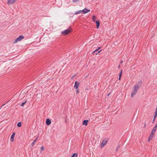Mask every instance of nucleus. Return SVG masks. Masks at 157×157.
<instances>
[{
	"label": "nucleus",
	"mask_w": 157,
	"mask_h": 157,
	"mask_svg": "<svg viewBox=\"0 0 157 157\" xmlns=\"http://www.w3.org/2000/svg\"><path fill=\"white\" fill-rule=\"evenodd\" d=\"M71 31V29L68 28L66 30L63 31L61 32V33L64 36L70 33Z\"/></svg>",
	"instance_id": "f257e3e1"
},
{
	"label": "nucleus",
	"mask_w": 157,
	"mask_h": 157,
	"mask_svg": "<svg viewBox=\"0 0 157 157\" xmlns=\"http://www.w3.org/2000/svg\"><path fill=\"white\" fill-rule=\"evenodd\" d=\"M24 38V36L23 35H20L14 40L13 43H16L17 42L21 41Z\"/></svg>",
	"instance_id": "f03ea898"
},
{
	"label": "nucleus",
	"mask_w": 157,
	"mask_h": 157,
	"mask_svg": "<svg viewBox=\"0 0 157 157\" xmlns=\"http://www.w3.org/2000/svg\"><path fill=\"white\" fill-rule=\"evenodd\" d=\"M108 141V139L107 138H105L103 140L102 143H101V144L100 146V147L101 148L103 147L107 143Z\"/></svg>",
	"instance_id": "7ed1b4c3"
},
{
	"label": "nucleus",
	"mask_w": 157,
	"mask_h": 157,
	"mask_svg": "<svg viewBox=\"0 0 157 157\" xmlns=\"http://www.w3.org/2000/svg\"><path fill=\"white\" fill-rule=\"evenodd\" d=\"M142 84V81H140L138 82L135 85V86H134V87L136 88V89L139 90V88L141 86V84Z\"/></svg>",
	"instance_id": "20e7f679"
},
{
	"label": "nucleus",
	"mask_w": 157,
	"mask_h": 157,
	"mask_svg": "<svg viewBox=\"0 0 157 157\" xmlns=\"http://www.w3.org/2000/svg\"><path fill=\"white\" fill-rule=\"evenodd\" d=\"M80 84V83L78 81H75V84L74 86V88L76 89H77L78 88V87Z\"/></svg>",
	"instance_id": "39448f33"
},
{
	"label": "nucleus",
	"mask_w": 157,
	"mask_h": 157,
	"mask_svg": "<svg viewBox=\"0 0 157 157\" xmlns=\"http://www.w3.org/2000/svg\"><path fill=\"white\" fill-rule=\"evenodd\" d=\"M82 13L83 14H86L88 12H89L90 11V10L89 9H87L86 8H85L83 10H82Z\"/></svg>",
	"instance_id": "423d86ee"
},
{
	"label": "nucleus",
	"mask_w": 157,
	"mask_h": 157,
	"mask_svg": "<svg viewBox=\"0 0 157 157\" xmlns=\"http://www.w3.org/2000/svg\"><path fill=\"white\" fill-rule=\"evenodd\" d=\"M51 123V121L50 119L47 118L46 120V124L48 125H50Z\"/></svg>",
	"instance_id": "0eeeda50"
},
{
	"label": "nucleus",
	"mask_w": 157,
	"mask_h": 157,
	"mask_svg": "<svg viewBox=\"0 0 157 157\" xmlns=\"http://www.w3.org/2000/svg\"><path fill=\"white\" fill-rule=\"evenodd\" d=\"M16 0H8L7 3L8 4H13Z\"/></svg>",
	"instance_id": "6e6552de"
},
{
	"label": "nucleus",
	"mask_w": 157,
	"mask_h": 157,
	"mask_svg": "<svg viewBox=\"0 0 157 157\" xmlns=\"http://www.w3.org/2000/svg\"><path fill=\"white\" fill-rule=\"evenodd\" d=\"M15 132H13L12 134V135L11 137H10V140L11 142H13V141L14 140V136L15 135Z\"/></svg>",
	"instance_id": "1a4fd4ad"
},
{
	"label": "nucleus",
	"mask_w": 157,
	"mask_h": 157,
	"mask_svg": "<svg viewBox=\"0 0 157 157\" xmlns=\"http://www.w3.org/2000/svg\"><path fill=\"white\" fill-rule=\"evenodd\" d=\"M88 121H89L88 120H84L82 122V124L84 125H87Z\"/></svg>",
	"instance_id": "9d476101"
},
{
	"label": "nucleus",
	"mask_w": 157,
	"mask_h": 157,
	"mask_svg": "<svg viewBox=\"0 0 157 157\" xmlns=\"http://www.w3.org/2000/svg\"><path fill=\"white\" fill-rule=\"evenodd\" d=\"M154 135V134L151 133V134H150V135L149 137L148 140V141H149L150 140L152 139V138L153 137Z\"/></svg>",
	"instance_id": "9b49d317"
},
{
	"label": "nucleus",
	"mask_w": 157,
	"mask_h": 157,
	"mask_svg": "<svg viewBox=\"0 0 157 157\" xmlns=\"http://www.w3.org/2000/svg\"><path fill=\"white\" fill-rule=\"evenodd\" d=\"M95 22L96 24L97 28L98 29L100 25L99 21L98 20H97Z\"/></svg>",
	"instance_id": "f8f14e48"
},
{
	"label": "nucleus",
	"mask_w": 157,
	"mask_h": 157,
	"mask_svg": "<svg viewBox=\"0 0 157 157\" xmlns=\"http://www.w3.org/2000/svg\"><path fill=\"white\" fill-rule=\"evenodd\" d=\"M97 49L95 50L93 52V53L95 54L96 55H97L101 51V50H100L98 52V51H96Z\"/></svg>",
	"instance_id": "ddd939ff"
},
{
	"label": "nucleus",
	"mask_w": 157,
	"mask_h": 157,
	"mask_svg": "<svg viewBox=\"0 0 157 157\" xmlns=\"http://www.w3.org/2000/svg\"><path fill=\"white\" fill-rule=\"evenodd\" d=\"M138 90L136 89V88L133 87V90L132 92L136 94Z\"/></svg>",
	"instance_id": "4468645a"
},
{
	"label": "nucleus",
	"mask_w": 157,
	"mask_h": 157,
	"mask_svg": "<svg viewBox=\"0 0 157 157\" xmlns=\"http://www.w3.org/2000/svg\"><path fill=\"white\" fill-rule=\"evenodd\" d=\"M78 154L74 153L71 156V157H77Z\"/></svg>",
	"instance_id": "2eb2a0df"
},
{
	"label": "nucleus",
	"mask_w": 157,
	"mask_h": 157,
	"mask_svg": "<svg viewBox=\"0 0 157 157\" xmlns=\"http://www.w3.org/2000/svg\"><path fill=\"white\" fill-rule=\"evenodd\" d=\"M38 137H37V138H36V139H35V140L33 141V142L32 143V144H31V145H32V146H33L35 144V143L36 142V140H37V139Z\"/></svg>",
	"instance_id": "dca6fc26"
},
{
	"label": "nucleus",
	"mask_w": 157,
	"mask_h": 157,
	"mask_svg": "<svg viewBox=\"0 0 157 157\" xmlns=\"http://www.w3.org/2000/svg\"><path fill=\"white\" fill-rule=\"evenodd\" d=\"M82 12V10H80L79 11H77L76 12H75V14H79V13H81Z\"/></svg>",
	"instance_id": "f3484780"
},
{
	"label": "nucleus",
	"mask_w": 157,
	"mask_h": 157,
	"mask_svg": "<svg viewBox=\"0 0 157 157\" xmlns=\"http://www.w3.org/2000/svg\"><path fill=\"white\" fill-rule=\"evenodd\" d=\"M17 126L18 127H20L21 126V122H18L17 124Z\"/></svg>",
	"instance_id": "a211bd4d"
},
{
	"label": "nucleus",
	"mask_w": 157,
	"mask_h": 157,
	"mask_svg": "<svg viewBox=\"0 0 157 157\" xmlns=\"http://www.w3.org/2000/svg\"><path fill=\"white\" fill-rule=\"evenodd\" d=\"M157 117V115L155 114V115L154 116V118H153V121L152 122V123H154V122H155V120L156 118Z\"/></svg>",
	"instance_id": "6ab92c4d"
},
{
	"label": "nucleus",
	"mask_w": 157,
	"mask_h": 157,
	"mask_svg": "<svg viewBox=\"0 0 157 157\" xmlns=\"http://www.w3.org/2000/svg\"><path fill=\"white\" fill-rule=\"evenodd\" d=\"M96 18V17L94 15H93L92 17V20L94 22H96L95 19Z\"/></svg>",
	"instance_id": "aec40b11"
},
{
	"label": "nucleus",
	"mask_w": 157,
	"mask_h": 157,
	"mask_svg": "<svg viewBox=\"0 0 157 157\" xmlns=\"http://www.w3.org/2000/svg\"><path fill=\"white\" fill-rule=\"evenodd\" d=\"M27 101H26L25 102H22L21 103V106H23L26 103V102Z\"/></svg>",
	"instance_id": "412c9836"
},
{
	"label": "nucleus",
	"mask_w": 157,
	"mask_h": 157,
	"mask_svg": "<svg viewBox=\"0 0 157 157\" xmlns=\"http://www.w3.org/2000/svg\"><path fill=\"white\" fill-rule=\"evenodd\" d=\"M156 130V129H155L153 128L151 131V133L154 134V133L155 131Z\"/></svg>",
	"instance_id": "4be33fe9"
},
{
	"label": "nucleus",
	"mask_w": 157,
	"mask_h": 157,
	"mask_svg": "<svg viewBox=\"0 0 157 157\" xmlns=\"http://www.w3.org/2000/svg\"><path fill=\"white\" fill-rule=\"evenodd\" d=\"M120 144H119L117 147H116V151H118V150L119 148L120 147Z\"/></svg>",
	"instance_id": "5701e85b"
},
{
	"label": "nucleus",
	"mask_w": 157,
	"mask_h": 157,
	"mask_svg": "<svg viewBox=\"0 0 157 157\" xmlns=\"http://www.w3.org/2000/svg\"><path fill=\"white\" fill-rule=\"evenodd\" d=\"M122 70H121L119 74V76H121H121L122 75Z\"/></svg>",
	"instance_id": "b1692460"
},
{
	"label": "nucleus",
	"mask_w": 157,
	"mask_h": 157,
	"mask_svg": "<svg viewBox=\"0 0 157 157\" xmlns=\"http://www.w3.org/2000/svg\"><path fill=\"white\" fill-rule=\"evenodd\" d=\"M79 0H73L72 2H79Z\"/></svg>",
	"instance_id": "393cba45"
},
{
	"label": "nucleus",
	"mask_w": 157,
	"mask_h": 157,
	"mask_svg": "<svg viewBox=\"0 0 157 157\" xmlns=\"http://www.w3.org/2000/svg\"><path fill=\"white\" fill-rule=\"evenodd\" d=\"M135 94H134V93H133L132 92V93L131 94V97H133Z\"/></svg>",
	"instance_id": "a878e982"
},
{
	"label": "nucleus",
	"mask_w": 157,
	"mask_h": 157,
	"mask_svg": "<svg viewBox=\"0 0 157 157\" xmlns=\"http://www.w3.org/2000/svg\"><path fill=\"white\" fill-rule=\"evenodd\" d=\"M135 94H134V93H133L132 92V93L131 94V97H133Z\"/></svg>",
	"instance_id": "bb28decb"
},
{
	"label": "nucleus",
	"mask_w": 157,
	"mask_h": 157,
	"mask_svg": "<svg viewBox=\"0 0 157 157\" xmlns=\"http://www.w3.org/2000/svg\"><path fill=\"white\" fill-rule=\"evenodd\" d=\"M76 93L78 94L79 92V90L78 89V88L77 89H76Z\"/></svg>",
	"instance_id": "cd10ccee"
},
{
	"label": "nucleus",
	"mask_w": 157,
	"mask_h": 157,
	"mask_svg": "<svg viewBox=\"0 0 157 157\" xmlns=\"http://www.w3.org/2000/svg\"><path fill=\"white\" fill-rule=\"evenodd\" d=\"M155 115H157V107L156 108L155 112Z\"/></svg>",
	"instance_id": "c85d7f7f"
},
{
	"label": "nucleus",
	"mask_w": 157,
	"mask_h": 157,
	"mask_svg": "<svg viewBox=\"0 0 157 157\" xmlns=\"http://www.w3.org/2000/svg\"><path fill=\"white\" fill-rule=\"evenodd\" d=\"M101 47H98L96 51H98L100 49Z\"/></svg>",
	"instance_id": "c756f323"
},
{
	"label": "nucleus",
	"mask_w": 157,
	"mask_h": 157,
	"mask_svg": "<svg viewBox=\"0 0 157 157\" xmlns=\"http://www.w3.org/2000/svg\"><path fill=\"white\" fill-rule=\"evenodd\" d=\"M41 150H44V147L43 146H42L40 148Z\"/></svg>",
	"instance_id": "7c9ffc66"
},
{
	"label": "nucleus",
	"mask_w": 157,
	"mask_h": 157,
	"mask_svg": "<svg viewBox=\"0 0 157 157\" xmlns=\"http://www.w3.org/2000/svg\"><path fill=\"white\" fill-rule=\"evenodd\" d=\"M157 127V123L156 124V125L154 127V128H155V129H156Z\"/></svg>",
	"instance_id": "2f4dec72"
},
{
	"label": "nucleus",
	"mask_w": 157,
	"mask_h": 157,
	"mask_svg": "<svg viewBox=\"0 0 157 157\" xmlns=\"http://www.w3.org/2000/svg\"><path fill=\"white\" fill-rule=\"evenodd\" d=\"M123 60H121V62H120V64H121L122 63H123Z\"/></svg>",
	"instance_id": "473e14b6"
},
{
	"label": "nucleus",
	"mask_w": 157,
	"mask_h": 157,
	"mask_svg": "<svg viewBox=\"0 0 157 157\" xmlns=\"http://www.w3.org/2000/svg\"><path fill=\"white\" fill-rule=\"evenodd\" d=\"M121 79V76H119V80H120Z\"/></svg>",
	"instance_id": "72a5a7b5"
},
{
	"label": "nucleus",
	"mask_w": 157,
	"mask_h": 157,
	"mask_svg": "<svg viewBox=\"0 0 157 157\" xmlns=\"http://www.w3.org/2000/svg\"><path fill=\"white\" fill-rule=\"evenodd\" d=\"M111 94L110 93H109L108 94V96H109L110 94Z\"/></svg>",
	"instance_id": "f704fd0d"
},
{
	"label": "nucleus",
	"mask_w": 157,
	"mask_h": 157,
	"mask_svg": "<svg viewBox=\"0 0 157 157\" xmlns=\"http://www.w3.org/2000/svg\"><path fill=\"white\" fill-rule=\"evenodd\" d=\"M120 65H119L118 66V68L119 69V68H120Z\"/></svg>",
	"instance_id": "c9c22d12"
},
{
	"label": "nucleus",
	"mask_w": 157,
	"mask_h": 157,
	"mask_svg": "<svg viewBox=\"0 0 157 157\" xmlns=\"http://www.w3.org/2000/svg\"><path fill=\"white\" fill-rule=\"evenodd\" d=\"M3 105H3L2 106H1V107H0V109L1 108H2V106H3Z\"/></svg>",
	"instance_id": "e433bc0d"
},
{
	"label": "nucleus",
	"mask_w": 157,
	"mask_h": 157,
	"mask_svg": "<svg viewBox=\"0 0 157 157\" xmlns=\"http://www.w3.org/2000/svg\"><path fill=\"white\" fill-rule=\"evenodd\" d=\"M146 126V124H145L144 125V127H145Z\"/></svg>",
	"instance_id": "4c0bfd02"
},
{
	"label": "nucleus",
	"mask_w": 157,
	"mask_h": 157,
	"mask_svg": "<svg viewBox=\"0 0 157 157\" xmlns=\"http://www.w3.org/2000/svg\"><path fill=\"white\" fill-rule=\"evenodd\" d=\"M74 77V76H73L72 77V78H73Z\"/></svg>",
	"instance_id": "58836bf2"
}]
</instances>
